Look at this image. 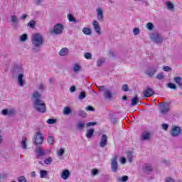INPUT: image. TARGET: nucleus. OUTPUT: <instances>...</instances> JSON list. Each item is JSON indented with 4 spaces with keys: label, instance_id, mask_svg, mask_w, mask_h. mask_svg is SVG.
<instances>
[{
    "label": "nucleus",
    "instance_id": "nucleus-7",
    "mask_svg": "<svg viewBox=\"0 0 182 182\" xmlns=\"http://www.w3.org/2000/svg\"><path fill=\"white\" fill-rule=\"evenodd\" d=\"M142 171L144 174H151L154 171V168L151 164H145L142 166Z\"/></svg>",
    "mask_w": 182,
    "mask_h": 182
},
{
    "label": "nucleus",
    "instance_id": "nucleus-54",
    "mask_svg": "<svg viewBox=\"0 0 182 182\" xmlns=\"http://www.w3.org/2000/svg\"><path fill=\"white\" fill-rule=\"evenodd\" d=\"M18 182H26V178H25V176H20L18 178Z\"/></svg>",
    "mask_w": 182,
    "mask_h": 182
},
{
    "label": "nucleus",
    "instance_id": "nucleus-12",
    "mask_svg": "<svg viewBox=\"0 0 182 182\" xmlns=\"http://www.w3.org/2000/svg\"><path fill=\"white\" fill-rule=\"evenodd\" d=\"M1 114L4 116H15L16 114V110L15 109H4L1 111Z\"/></svg>",
    "mask_w": 182,
    "mask_h": 182
},
{
    "label": "nucleus",
    "instance_id": "nucleus-1",
    "mask_svg": "<svg viewBox=\"0 0 182 182\" xmlns=\"http://www.w3.org/2000/svg\"><path fill=\"white\" fill-rule=\"evenodd\" d=\"M31 102L33 107L39 113H45L46 112V104L42 100V95L39 92H34L31 95Z\"/></svg>",
    "mask_w": 182,
    "mask_h": 182
},
{
    "label": "nucleus",
    "instance_id": "nucleus-55",
    "mask_svg": "<svg viewBox=\"0 0 182 182\" xmlns=\"http://www.w3.org/2000/svg\"><path fill=\"white\" fill-rule=\"evenodd\" d=\"M117 54L114 51H109V58H114Z\"/></svg>",
    "mask_w": 182,
    "mask_h": 182
},
{
    "label": "nucleus",
    "instance_id": "nucleus-27",
    "mask_svg": "<svg viewBox=\"0 0 182 182\" xmlns=\"http://www.w3.org/2000/svg\"><path fill=\"white\" fill-rule=\"evenodd\" d=\"M139 102V97L137 95H135L132 100L131 107L136 106V105H137Z\"/></svg>",
    "mask_w": 182,
    "mask_h": 182
},
{
    "label": "nucleus",
    "instance_id": "nucleus-16",
    "mask_svg": "<svg viewBox=\"0 0 182 182\" xmlns=\"http://www.w3.org/2000/svg\"><path fill=\"white\" fill-rule=\"evenodd\" d=\"M107 144V135L102 134L100 141V147H102L103 149L104 147H106Z\"/></svg>",
    "mask_w": 182,
    "mask_h": 182
},
{
    "label": "nucleus",
    "instance_id": "nucleus-63",
    "mask_svg": "<svg viewBox=\"0 0 182 182\" xmlns=\"http://www.w3.org/2000/svg\"><path fill=\"white\" fill-rule=\"evenodd\" d=\"M166 182H174V179L173 178H166Z\"/></svg>",
    "mask_w": 182,
    "mask_h": 182
},
{
    "label": "nucleus",
    "instance_id": "nucleus-44",
    "mask_svg": "<svg viewBox=\"0 0 182 182\" xmlns=\"http://www.w3.org/2000/svg\"><path fill=\"white\" fill-rule=\"evenodd\" d=\"M58 156H59L60 157H62V156H63V154H65V149H63V148H60L58 152H57Z\"/></svg>",
    "mask_w": 182,
    "mask_h": 182
},
{
    "label": "nucleus",
    "instance_id": "nucleus-29",
    "mask_svg": "<svg viewBox=\"0 0 182 182\" xmlns=\"http://www.w3.org/2000/svg\"><path fill=\"white\" fill-rule=\"evenodd\" d=\"M36 25V21H35V20H31L28 23L27 26H28V28H31V29H33Z\"/></svg>",
    "mask_w": 182,
    "mask_h": 182
},
{
    "label": "nucleus",
    "instance_id": "nucleus-57",
    "mask_svg": "<svg viewBox=\"0 0 182 182\" xmlns=\"http://www.w3.org/2000/svg\"><path fill=\"white\" fill-rule=\"evenodd\" d=\"M85 110H87L88 112H95V108L92 106H87L85 108Z\"/></svg>",
    "mask_w": 182,
    "mask_h": 182
},
{
    "label": "nucleus",
    "instance_id": "nucleus-22",
    "mask_svg": "<svg viewBox=\"0 0 182 182\" xmlns=\"http://www.w3.org/2000/svg\"><path fill=\"white\" fill-rule=\"evenodd\" d=\"M85 126H86V124L82 121H79L76 124V127L77 130H80V131L83 130L85 129Z\"/></svg>",
    "mask_w": 182,
    "mask_h": 182
},
{
    "label": "nucleus",
    "instance_id": "nucleus-15",
    "mask_svg": "<svg viewBox=\"0 0 182 182\" xmlns=\"http://www.w3.org/2000/svg\"><path fill=\"white\" fill-rule=\"evenodd\" d=\"M97 12V18L99 22H103V19H105V16L103 15V9L98 8L96 9Z\"/></svg>",
    "mask_w": 182,
    "mask_h": 182
},
{
    "label": "nucleus",
    "instance_id": "nucleus-34",
    "mask_svg": "<svg viewBox=\"0 0 182 182\" xmlns=\"http://www.w3.org/2000/svg\"><path fill=\"white\" fill-rule=\"evenodd\" d=\"M82 33L85 35H92V30L89 28H84L82 29Z\"/></svg>",
    "mask_w": 182,
    "mask_h": 182
},
{
    "label": "nucleus",
    "instance_id": "nucleus-26",
    "mask_svg": "<svg viewBox=\"0 0 182 182\" xmlns=\"http://www.w3.org/2000/svg\"><path fill=\"white\" fill-rule=\"evenodd\" d=\"M26 141H28V139H26V137H23L21 139V147L23 150H26V149H28Z\"/></svg>",
    "mask_w": 182,
    "mask_h": 182
},
{
    "label": "nucleus",
    "instance_id": "nucleus-35",
    "mask_svg": "<svg viewBox=\"0 0 182 182\" xmlns=\"http://www.w3.org/2000/svg\"><path fill=\"white\" fill-rule=\"evenodd\" d=\"M146 28H147L148 31H153V29H154V24H153V23L149 22L146 23Z\"/></svg>",
    "mask_w": 182,
    "mask_h": 182
},
{
    "label": "nucleus",
    "instance_id": "nucleus-3",
    "mask_svg": "<svg viewBox=\"0 0 182 182\" xmlns=\"http://www.w3.org/2000/svg\"><path fill=\"white\" fill-rule=\"evenodd\" d=\"M45 137L43 136V134L41 132H36L34 137L33 139V143L36 144V146H41L42 143H43Z\"/></svg>",
    "mask_w": 182,
    "mask_h": 182
},
{
    "label": "nucleus",
    "instance_id": "nucleus-17",
    "mask_svg": "<svg viewBox=\"0 0 182 182\" xmlns=\"http://www.w3.org/2000/svg\"><path fill=\"white\" fill-rule=\"evenodd\" d=\"M154 94L153 89L148 87L146 90L144 91V97H150L152 95Z\"/></svg>",
    "mask_w": 182,
    "mask_h": 182
},
{
    "label": "nucleus",
    "instance_id": "nucleus-33",
    "mask_svg": "<svg viewBox=\"0 0 182 182\" xmlns=\"http://www.w3.org/2000/svg\"><path fill=\"white\" fill-rule=\"evenodd\" d=\"M47 141L48 144H50V146H52L55 143V138L53 136H49L48 137Z\"/></svg>",
    "mask_w": 182,
    "mask_h": 182
},
{
    "label": "nucleus",
    "instance_id": "nucleus-41",
    "mask_svg": "<svg viewBox=\"0 0 182 182\" xmlns=\"http://www.w3.org/2000/svg\"><path fill=\"white\" fill-rule=\"evenodd\" d=\"M78 116H80V117L85 118V117H86L87 114L85 111L80 110V111H78Z\"/></svg>",
    "mask_w": 182,
    "mask_h": 182
},
{
    "label": "nucleus",
    "instance_id": "nucleus-43",
    "mask_svg": "<svg viewBox=\"0 0 182 182\" xmlns=\"http://www.w3.org/2000/svg\"><path fill=\"white\" fill-rule=\"evenodd\" d=\"M97 174H99V169L93 168L91 171V176H92V177H95V176H97Z\"/></svg>",
    "mask_w": 182,
    "mask_h": 182
},
{
    "label": "nucleus",
    "instance_id": "nucleus-48",
    "mask_svg": "<svg viewBox=\"0 0 182 182\" xmlns=\"http://www.w3.org/2000/svg\"><path fill=\"white\" fill-rule=\"evenodd\" d=\"M97 89L100 90V92H105L106 90H107V89L106 88V87L105 85L102 86H97Z\"/></svg>",
    "mask_w": 182,
    "mask_h": 182
},
{
    "label": "nucleus",
    "instance_id": "nucleus-59",
    "mask_svg": "<svg viewBox=\"0 0 182 182\" xmlns=\"http://www.w3.org/2000/svg\"><path fill=\"white\" fill-rule=\"evenodd\" d=\"M96 124H97V123H96V122H88L86 124V127H90L92 126H96Z\"/></svg>",
    "mask_w": 182,
    "mask_h": 182
},
{
    "label": "nucleus",
    "instance_id": "nucleus-4",
    "mask_svg": "<svg viewBox=\"0 0 182 182\" xmlns=\"http://www.w3.org/2000/svg\"><path fill=\"white\" fill-rule=\"evenodd\" d=\"M63 25L62 23H57L54 26L53 30L50 31L51 35H62L63 33Z\"/></svg>",
    "mask_w": 182,
    "mask_h": 182
},
{
    "label": "nucleus",
    "instance_id": "nucleus-13",
    "mask_svg": "<svg viewBox=\"0 0 182 182\" xmlns=\"http://www.w3.org/2000/svg\"><path fill=\"white\" fill-rule=\"evenodd\" d=\"M157 72V68L151 67L145 71V75H147L149 77H153Z\"/></svg>",
    "mask_w": 182,
    "mask_h": 182
},
{
    "label": "nucleus",
    "instance_id": "nucleus-58",
    "mask_svg": "<svg viewBox=\"0 0 182 182\" xmlns=\"http://www.w3.org/2000/svg\"><path fill=\"white\" fill-rule=\"evenodd\" d=\"M161 127L164 130H168V124H162Z\"/></svg>",
    "mask_w": 182,
    "mask_h": 182
},
{
    "label": "nucleus",
    "instance_id": "nucleus-19",
    "mask_svg": "<svg viewBox=\"0 0 182 182\" xmlns=\"http://www.w3.org/2000/svg\"><path fill=\"white\" fill-rule=\"evenodd\" d=\"M93 26L97 35H101L102 32L100 31V26H99V22H97V21H93Z\"/></svg>",
    "mask_w": 182,
    "mask_h": 182
},
{
    "label": "nucleus",
    "instance_id": "nucleus-28",
    "mask_svg": "<svg viewBox=\"0 0 182 182\" xmlns=\"http://www.w3.org/2000/svg\"><path fill=\"white\" fill-rule=\"evenodd\" d=\"M19 86H23V74L17 75Z\"/></svg>",
    "mask_w": 182,
    "mask_h": 182
},
{
    "label": "nucleus",
    "instance_id": "nucleus-46",
    "mask_svg": "<svg viewBox=\"0 0 182 182\" xmlns=\"http://www.w3.org/2000/svg\"><path fill=\"white\" fill-rule=\"evenodd\" d=\"M156 79L158 80H163L164 79V74L163 73H160L156 75Z\"/></svg>",
    "mask_w": 182,
    "mask_h": 182
},
{
    "label": "nucleus",
    "instance_id": "nucleus-8",
    "mask_svg": "<svg viewBox=\"0 0 182 182\" xmlns=\"http://www.w3.org/2000/svg\"><path fill=\"white\" fill-rule=\"evenodd\" d=\"M150 39L155 43H161L163 42V37L158 33H154L150 35Z\"/></svg>",
    "mask_w": 182,
    "mask_h": 182
},
{
    "label": "nucleus",
    "instance_id": "nucleus-45",
    "mask_svg": "<svg viewBox=\"0 0 182 182\" xmlns=\"http://www.w3.org/2000/svg\"><path fill=\"white\" fill-rule=\"evenodd\" d=\"M57 120L55 119H48L46 122L48 124H55Z\"/></svg>",
    "mask_w": 182,
    "mask_h": 182
},
{
    "label": "nucleus",
    "instance_id": "nucleus-60",
    "mask_svg": "<svg viewBox=\"0 0 182 182\" xmlns=\"http://www.w3.org/2000/svg\"><path fill=\"white\" fill-rule=\"evenodd\" d=\"M70 93H74V92H76V87L75 86H71L70 88Z\"/></svg>",
    "mask_w": 182,
    "mask_h": 182
},
{
    "label": "nucleus",
    "instance_id": "nucleus-30",
    "mask_svg": "<svg viewBox=\"0 0 182 182\" xmlns=\"http://www.w3.org/2000/svg\"><path fill=\"white\" fill-rule=\"evenodd\" d=\"M70 113H72V109H70V107H65L63 109V114H70Z\"/></svg>",
    "mask_w": 182,
    "mask_h": 182
},
{
    "label": "nucleus",
    "instance_id": "nucleus-21",
    "mask_svg": "<svg viewBox=\"0 0 182 182\" xmlns=\"http://www.w3.org/2000/svg\"><path fill=\"white\" fill-rule=\"evenodd\" d=\"M173 82L178 85V86L179 87H181V89L182 88V78L180 76H176L175 77H173Z\"/></svg>",
    "mask_w": 182,
    "mask_h": 182
},
{
    "label": "nucleus",
    "instance_id": "nucleus-50",
    "mask_svg": "<svg viewBox=\"0 0 182 182\" xmlns=\"http://www.w3.org/2000/svg\"><path fill=\"white\" fill-rule=\"evenodd\" d=\"M133 33L135 36L139 35V33H140V28H134L133 29Z\"/></svg>",
    "mask_w": 182,
    "mask_h": 182
},
{
    "label": "nucleus",
    "instance_id": "nucleus-18",
    "mask_svg": "<svg viewBox=\"0 0 182 182\" xmlns=\"http://www.w3.org/2000/svg\"><path fill=\"white\" fill-rule=\"evenodd\" d=\"M70 176V172L68 169H64L61 173V178L63 180H68Z\"/></svg>",
    "mask_w": 182,
    "mask_h": 182
},
{
    "label": "nucleus",
    "instance_id": "nucleus-5",
    "mask_svg": "<svg viewBox=\"0 0 182 182\" xmlns=\"http://www.w3.org/2000/svg\"><path fill=\"white\" fill-rule=\"evenodd\" d=\"M117 159H119V156L117 155H115L111 159V171L112 173H117V171L119 170Z\"/></svg>",
    "mask_w": 182,
    "mask_h": 182
},
{
    "label": "nucleus",
    "instance_id": "nucleus-40",
    "mask_svg": "<svg viewBox=\"0 0 182 182\" xmlns=\"http://www.w3.org/2000/svg\"><path fill=\"white\" fill-rule=\"evenodd\" d=\"M52 161H53V159H52L51 157L46 158L44 160L45 164H48V165L52 164Z\"/></svg>",
    "mask_w": 182,
    "mask_h": 182
},
{
    "label": "nucleus",
    "instance_id": "nucleus-62",
    "mask_svg": "<svg viewBox=\"0 0 182 182\" xmlns=\"http://www.w3.org/2000/svg\"><path fill=\"white\" fill-rule=\"evenodd\" d=\"M120 162L122 164H126V158L124 157L121 158Z\"/></svg>",
    "mask_w": 182,
    "mask_h": 182
},
{
    "label": "nucleus",
    "instance_id": "nucleus-23",
    "mask_svg": "<svg viewBox=\"0 0 182 182\" xmlns=\"http://www.w3.org/2000/svg\"><path fill=\"white\" fill-rule=\"evenodd\" d=\"M68 53L69 50L68 48H63L59 52L60 56H68Z\"/></svg>",
    "mask_w": 182,
    "mask_h": 182
},
{
    "label": "nucleus",
    "instance_id": "nucleus-49",
    "mask_svg": "<svg viewBox=\"0 0 182 182\" xmlns=\"http://www.w3.org/2000/svg\"><path fill=\"white\" fill-rule=\"evenodd\" d=\"M73 70L74 72H79V70H80V65H79L78 64H75L73 67Z\"/></svg>",
    "mask_w": 182,
    "mask_h": 182
},
{
    "label": "nucleus",
    "instance_id": "nucleus-20",
    "mask_svg": "<svg viewBox=\"0 0 182 182\" xmlns=\"http://www.w3.org/2000/svg\"><path fill=\"white\" fill-rule=\"evenodd\" d=\"M103 95L105 99H107V100H112V97H113V95H112V91H110L109 89L105 90V92Z\"/></svg>",
    "mask_w": 182,
    "mask_h": 182
},
{
    "label": "nucleus",
    "instance_id": "nucleus-51",
    "mask_svg": "<svg viewBox=\"0 0 182 182\" xmlns=\"http://www.w3.org/2000/svg\"><path fill=\"white\" fill-rule=\"evenodd\" d=\"M105 62V60H103L102 59H99L97 61V66L98 68H100V66H102L103 65V63Z\"/></svg>",
    "mask_w": 182,
    "mask_h": 182
},
{
    "label": "nucleus",
    "instance_id": "nucleus-53",
    "mask_svg": "<svg viewBox=\"0 0 182 182\" xmlns=\"http://www.w3.org/2000/svg\"><path fill=\"white\" fill-rule=\"evenodd\" d=\"M84 58H85V59H91L92 58V53H85V55H84Z\"/></svg>",
    "mask_w": 182,
    "mask_h": 182
},
{
    "label": "nucleus",
    "instance_id": "nucleus-38",
    "mask_svg": "<svg viewBox=\"0 0 182 182\" xmlns=\"http://www.w3.org/2000/svg\"><path fill=\"white\" fill-rule=\"evenodd\" d=\"M166 6L169 11H173L174 9V4L170 1L166 2Z\"/></svg>",
    "mask_w": 182,
    "mask_h": 182
},
{
    "label": "nucleus",
    "instance_id": "nucleus-37",
    "mask_svg": "<svg viewBox=\"0 0 182 182\" xmlns=\"http://www.w3.org/2000/svg\"><path fill=\"white\" fill-rule=\"evenodd\" d=\"M167 87H169V89H172L173 90H177V85L173 82H169L167 84Z\"/></svg>",
    "mask_w": 182,
    "mask_h": 182
},
{
    "label": "nucleus",
    "instance_id": "nucleus-10",
    "mask_svg": "<svg viewBox=\"0 0 182 182\" xmlns=\"http://www.w3.org/2000/svg\"><path fill=\"white\" fill-rule=\"evenodd\" d=\"M170 112V106L168 104H162L159 107V112L161 114H167Z\"/></svg>",
    "mask_w": 182,
    "mask_h": 182
},
{
    "label": "nucleus",
    "instance_id": "nucleus-14",
    "mask_svg": "<svg viewBox=\"0 0 182 182\" xmlns=\"http://www.w3.org/2000/svg\"><path fill=\"white\" fill-rule=\"evenodd\" d=\"M11 22L12 28H18V25H19V20L18 19V16H11Z\"/></svg>",
    "mask_w": 182,
    "mask_h": 182
},
{
    "label": "nucleus",
    "instance_id": "nucleus-39",
    "mask_svg": "<svg viewBox=\"0 0 182 182\" xmlns=\"http://www.w3.org/2000/svg\"><path fill=\"white\" fill-rule=\"evenodd\" d=\"M20 41L21 42H26V41H28V34L24 33L20 36Z\"/></svg>",
    "mask_w": 182,
    "mask_h": 182
},
{
    "label": "nucleus",
    "instance_id": "nucleus-2",
    "mask_svg": "<svg viewBox=\"0 0 182 182\" xmlns=\"http://www.w3.org/2000/svg\"><path fill=\"white\" fill-rule=\"evenodd\" d=\"M31 43L33 45L32 52H33V53H38V52L41 50V48L43 46V36L41 33L33 34Z\"/></svg>",
    "mask_w": 182,
    "mask_h": 182
},
{
    "label": "nucleus",
    "instance_id": "nucleus-64",
    "mask_svg": "<svg viewBox=\"0 0 182 182\" xmlns=\"http://www.w3.org/2000/svg\"><path fill=\"white\" fill-rule=\"evenodd\" d=\"M122 181H127V180H129V176H122Z\"/></svg>",
    "mask_w": 182,
    "mask_h": 182
},
{
    "label": "nucleus",
    "instance_id": "nucleus-61",
    "mask_svg": "<svg viewBox=\"0 0 182 182\" xmlns=\"http://www.w3.org/2000/svg\"><path fill=\"white\" fill-rule=\"evenodd\" d=\"M49 83L50 85H53V83H55V77H52L49 79Z\"/></svg>",
    "mask_w": 182,
    "mask_h": 182
},
{
    "label": "nucleus",
    "instance_id": "nucleus-9",
    "mask_svg": "<svg viewBox=\"0 0 182 182\" xmlns=\"http://www.w3.org/2000/svg\"><path fill=\"white\" fill-rule=\"evenodd\" d=\"M180 133H181V128L177 126L172 127L171 130V136L172 137H177L180 136Z\"/></svg>",
    "mask_w": 182,
    "mask_h": 182
},
{
    "label": "nucleus",
    "instance_id": "nucleus-52",
    "mask_svg": "<svg viewBox=\"0 0 182 182\" xmlns=\"http://www.w3.org/2000/svg\"><path fill=\"white\" fill-rule=\"evenodd\" d=\"M38 90H40L41 92H43L45 90V85L43 83L41 82L38 85Z\"/></svg>",
    "mask_w": 182,
    "mask_h": 182
},
{
    "label": "nucleus",
    "instance_id": "nucleus-6",
    "mask_svg": "<svg viewBox=\"0 0 182 182\" xmlns=\"http://www.w3.org/2000/svg\"><path fill=\"white\" fill-rule=\"evenodd\" d=\"M11 73L14 77L23 75V68L21 65H15L11 71Z\"/></svg>",
    "mask_w": 182,
    "mask_h": 182
},
{
    "label": "nucleus",
    "instance_id": "nucleus-32",
    "mask_svg": "<svg viewBox=\"0 0 182 182\" xmlns=\"http://www.w3.org/2000/svg\"><path fill=\"white\" fill-rule=\"evenodd\" d=\"M150 133L149 132H146V133H144V134H142L141 135V139L142 140H149L150 139Z\"/></svg>",
    "mask_w": 182,
    "mask_h": 182
},
{
    "label": "nucleus",
    "instance_id": "nucleus-24",
    "mask_svg": "<svg viewBox=\"0 0 182 182\" xmlns=\"http://www.w3.org/2000/svg\"><path fill=\"white\" fill-rule=\"evenodd\" d=\"M133 151H129L127 152V159L129 163H133Z\"/></svg>",
    "mask_w": 182,
    "mask_h": 182
},
{
    "label": "nucleus",
    "instance_id": "nucleus-31",
    "mask_svg": "<svg viewBox=\"0 0 182 182\" xmlns=\"http://www.w3.org/2000/svg\"><path fill=\"white\" fill-rule=\"evenodd\" d=\"M78 99L79 100H83V99H86V92L83 90L80 92Z\"/></svg>",
    "mask_w": 182,
    "mask_h": 182
},
{
    "label": "nucleus",
    "instance_id": "nucleus-42",
    "mask_svg": "<svg viewBox=\"0 0 182 182\" xmlns=\"http://www.w3.org/2000/svg\"><path fill=\"white\" fill-rule=\"evenodd\" d=\"M68 19L70 22H76V18L72 14H68Z\"/></svg>",
    "mask_w": 182,
    "mask_h": 182
},
{
    "label": "nucleus",
    "instance_id": "nucleus-25",
    "mask_svg": "<svg viewBox=\"0 0 182 182\" xmlns=\"http://www.w3.org/2000/svg\"><path fill=\"white\" fill-rule=\"evenodd\" d=\"M94 134H95V129H90L87 130L85 136H86L87 139H92Z\"/></svg>",
    "mask_w": 182,
    "mask_h": 182
},
{
    "label": "nucleus",
    "instance_id": "nucleus-36",
    "mask_svg": "<svg viewBox=\"0 0 182 182\" xmlns=\"http://www.w3.org/2000/svg\"><path fill=\"white\" fill-rule=\"evenodd\" d=\"M48 176V171L46 170H41L40 171V177L41 178H45Z\"/></svg>",
    "mask_w": 182,
    "mask_h": 182
},
{
    "label": "nucleus",
    "instance_id": "nucleus-56",
    "mask_svg": "<svg viewBox=\"0 0 182 182\" xmlns=\"http://www.w3.org/2000/svg\"><path fill=\"white\" fill-rule=\"evenodd\" d=\"M163 70H164V72H171V68L169 66H164Z\"/></svg>",
    "mask_w": 182,
    "mask_h": 182
},
{
    "label": "nucleus",
    "instance_id": "nucleus-47",
    "mask_svg": "<svg viewBox=\"0 0 182 182\" xmlns=\"http://www.w3.org/2000/svg\"><path fill=\"white\" fill-rule=\"evenodd\" d=\"M122 90L123 92H129V85L127 84H124L122 86Z\"/></svg>",
    "mask_w": 182,
    "mask_h": 182
},
{
    "label": "nucleus",
    "instance_id": "nucleus-11",
    "mask_svg": "<svg viewBox=\"0 0 182 182\" xmlns=\"http://www.w3.org/2000/svg\"><path fill=\"white\" fill-rule=\"evenodd\" d=\"M34 151L37 154L36 159H39V157H43L46 156V152H45V150L42 149L41 146H37Z\"/></svg>",
    "mask_w": 182,
    "mask_h": 182
}]
</instances>
